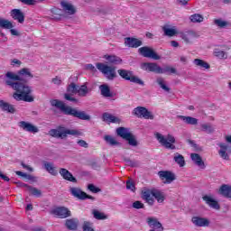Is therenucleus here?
<instances>
[{
  "mask_svg": "<svg viewBox=\"0 0 231 231\" xmlns=\"http://www.w3.org/2000/svg\"><path fill=\"white\" fill-rule=\"evenodd\" d=\"M5 84L15 91L13 94V98L16 102H33L35 97L32 95V87L28 85L31 79H33V74L28 68L20 69L17 74L8 71L5 74Z\"/></svg>",
  "mask_w": 231,
  "mask_h": 231,
  "instance_id": "nucleus-1",
  "label": "nucleus"
},
{
  "mask_svg": "<svg viewBox=\"0 0 231 231\" xmlns=\"http://www.w3.org/2000/svg\"><path fill=\"white\" fill-rule=\"evenodd\" d=\"M50 104L52 107H57L65 115L74 116V118H79V120H91V116L88 115L86 112L79 111L71 106H67L64 102L59 99H51Z\"/></svg>",
  "mask_w": 231,
  "mask_h": 231,
  "instance_id": "nucleus-2",
  "label": "nucleus"
},
{
  "mask_svg": "<svg viewBox=\"0 0 231 231\" xmlns=\"http://www.w3.org/2000/svg\"><path fill=\"white\" fill-rule=\"evenodd\" d=\"M49 134L52 138H60L64 140V138H68V134L70 136H80L82 133L79 130L75 129H68L65 126H58L57 129H51L49 131Z\"/></svg>",
  "mask_w": 231,
  "mask_h": 231,
  "instance_id": "nucleus-3",
  "label": "nucleus"
},
{
  "mask_svg": "<svg viewBox=\"0 0 231 231\" xmlns=\"http://www.w3.org/2000/svg\"><path fill=\"white\" fill-rule=\"evenodd\" d=\"M96 68L105 75L107 80H115L118 75H116V67L109 66L104 63H97Z\"/></svg>",
  "mask_w": 231,
  "mask_h": 231,
  "instance_id": "nucleus-4",
  "label": "nucleus"
},
{
  "mask_svg": "<svg viewBox=\"0 0 231 231\" xmlns=\"http://www.w3.org/2000/svg\"><path fill=\"white\" fill-rule=\"evenodd\" d=\"M155 137L157 138L159 143L162 145V147H165V149H171V151H174L176 149V138H174V135L168 134L166 137L163 136V134L157 133L155 134Z\"/></svg>",
  "mask_w": 231,
  "mask_h": 231,
  "instance_id": "nucleus-5",
  "label": "nucleus"
},
{
  "mask_svg": "<svg viewBox=\"0 0 231 231\" xmlns=\"http://www.w3.org/2000/svg\"><path fill=\"white\" fill-rule=\"evenodd\" d=\"M116 134L117 136H120V138H123V140H126L132 147H136L138 145V141H136V137L129 132L128 128L125 127H118L116 129Z\"/></svg>",
  "mask_w": 231,
  "mask_h": 231,
  "instance_id": "nucleus-6",
  "label": "nucleus"
},
{
  "mask_svg": "<svg viewBox=\"0 0 231 231\" xmlns=\"http://www.w3.org/2000/svg\"><path fill=\"white\" fill-rule=\"evenodd\" d=\"M117 73L121 77V79H124V80H129L134 84H139V86H143V80L138 78V76L133 75V71L131 70L119 69L117 70Z\"/></svg>",
  "mask_w": 231,
  "mask_h": 231,
  "instance_id": "nucleus-7",
  "label": "nucleus"
},
{
  "mask_svg": "<svg viewBox=\"0 0 231 231\" xmlns=\"http://www.w3.org/2000/svg\"><path fill=\"white\" fill-rule=\"evenodd\" d=\"M132 114L137 118H144L145 120H154V115L144 106L135 107Z\"/></svg>",
  "mask_w": 231,
  "mask_h": 231,
  "instance_id": "nucleus-8",
  "label": "nucleus"
},
{
  "mask_svg": "<svg viewBox=\"0 0 231 231\" xmlns=\"http://www.w3.org/2000/svg\"><path fill=\"white\" fill-rule=\"evenodd\" d=\"M138 53L142 55V57H145L146 59H153V60H160L162 57L152 50V48L144 46L138 49Z\"/></svg>",
  "mask_w": 231,
  "mask_h": 231,
  "instance_id": "nucleus-9",
  "label": "nucleus"
},
{
  "mask_svg": "<svg viewBox=\"0 0 231 231\" xmlns=\"http://www.w3.org/2000/svg\"><path fill=\"white\" fill-rule=\"evenodd\" d=\"M69 192L71 196L77 198V199H80L81 201L86 199H91L92 201H95V197L88 195L86 192L82 191L80 188L72 187L69 189Z\"/></svg>",
  "mask_w": 231,
  "mask_h": 231,
  "instance_id": "nucleus-10",
  "label": "nucleus"
},
{
  "mask_svg": "<svg viewBox=\"0 0 231 231\" xmlns=\"http://www.w3.org/2000/svg\"><path fill=\"white\" fill-rule=\"evenodd\" d=\"M51 214L60 217V219H66L71 217V211L66 207H58L51 211Z\"/></svg>",
  "mask_w": 231,
  "mask_h": 231,
  "instance_id": "nucleus-11",
  "label": "nucleus"
},
{
  "mask_svg": "<svg viewBox=\"0 0 231 231\" xmlns=\"http://www.w3.org/2000/svg\"><path fill=\"white\" fill-rule=\"evenodd\" d=\"M61 12H63V17H68L69 15H75L77 14V9L73 5L67 1H61Z\"/></svg>",
  "mask_w": 231,
  "mask_h": 231,
  "instance_id": "nucleus-12",
  "label": "nucleus"
},
{
  "mask_svg": "<svg viewBox=\"0 0 231 231\" xmlns=\"http://www.w3.org/2000/svg\"><path fill=\"white\" fill-rule=\"evenodd\" d=\"M0 28H3L4 30H10L11 35H14L15 37H19V35H21L18 30L13 29L14 23L7 19L0 18Z\"/></svg>",
  "mask_w": 231,
  "mask_h": 231,
  "instance_id": "nucleus-13",
  "label": "nucleus"
},
{
  "mask_svg": "<svg viewBox=\"0 0 231 231\" xmlns=\"http://www.w3.org/2000/svg\"><path fill=\"white\" fill-rule=\"evenodd\" d=\"M159 178L163 181L164 183H172V181L176 180V174L171 171H161L158 172Z\"/></svg>",
  "mask_w": 231,
  "mask_h": 231,
  "instance_id": "nucleus-14",
  "label": "nucleus"
},
{
  "mask_svg": "<svg viewBox=\"0 0 231 231\" xmlns=\"http://www.w3.org/2000/svg\"><path fill=\"white\" fill-rule=\"evenodd\" d=\"M180 37L186 44H192V41H194V39H198L199 35H198V32L194 31H187L180 32Z\"/></svg>",
  "mask_w": 231,
  "mask_h": 231,
  "instance_id": "nucleus-15",
  "label": "nucleus"
},
{
  "mask_svg": "<svg viewBox=\"0 0 231 231\" xmlns=\"http://www.w3.org/2000/svg\"><path fill=\"white\" fill-rule=\"evenodd\" d=\"M141 68L144 71H150L152 73L160 74V72H162V67H160L158 65V63L144 62V63L141 64Z\"/></svg>",
  "mask_w": 231,
  "mask_h": 231,
  "instance_id": "nucleus-16",
  "label": "nucleus"
},
{
  "mask_svg": "<svg viewBox=\"0 0 231 231\" xmlns=\"http://www.w3.org/2000/svg\"><path fill=\"white\" fill-rule=\"evenodd\" d=\"M18 125L21 127V129L26 131L27 133H32L33 134H35V133H39V127L33 125L32 123L21 121L18 123Z\"/></svg>",
  "mask_w": 231,
  "mask_h": 231,
  "instance_id": "nucleus-17",
  "label": "nucleus"
},
{
  "mask_svg": "<svg viewBox=\"0 0 231 231\" xmlns=\"http://www.w3.org/2000/svg\"><path fill=\"white\" fill-rule=\"evenodd\" d=\"M202 199L203 201H205L206 205H208V207H210V208H214L215 210H219V208H221L219 202H217V200L214 199L208 195L203 196Z\"/></svg>",
  "mask_w": 231,
  "mask_h": 231,
  "instance_id": "nucleus-18",
  "label": "nucleus"
},
{
  "mask_svg": "<svg viewBox=\"0 0 231 231\" xmlns=\"http://www.w3.org/2000/svg\"><path fill=\"white\" fill-rule=\"evenodd\" d=\"M10 14L14 21H17L20 24L24 23V13L21 9H13Z\"/></svg>",
  "mask_w": 231,
  "mask_h": 231,
  "instance_id": "nucleus-19",
  "label": "nucleus"
},
{
  "mask_svg": "<svg viewBox=\"0 0 231 231\" xmlns=\"http://www.w3.org/2000/svg\"><path fill=\"white\" fill-rule=\"evenodd\" d=\"M60 174L63 180H66V181H70L71 183H77V178L73 176L69 171H68L66 168H60Z\"/></svg>",
  "mask_w": 231,
  "mask_h": 231,
  "instance_id": "nucleus-20",
  "label": "nucleus"
},
{
  "mask_svg": "<svg viewBox=\"0 0 231 231\" xmlns=\"http://www.w3.org/2000/svg\"><path fill=\"white\" fill-rule=\"evenodd\" d=\"M191 223H193L195 226H208L210 225V220L205 217H193L191 218Z\"/></svg>",
  "mask_w": 231,
  "mask_h": 231,
  "instance_id": "nucleus-21",
  "label": "nucleus"
},
{
  "mask_svg": "<svg viewBox=\"0 0 231 231\" xmlns=\"http://www.w3.org/2000/svg\"><path fill=\"white\" fill-rule=\"evenodd\" d=\"M125 46H128V48H140L142 46L143 42L142 41L136 39V38H125Z\"/></svg>",
  "mask_w": 231,
  "mask_h": 231,
  "instance_id": "nucleus-22",
  "label": "nucleus"
},
{
  "mask_svg": "<svg viewBox=\"0 0 231 231\" xmlns=\"http://www.w3.org/2000/svg\"><path fill=\"white\" fill-rule=\"evenodd\" d=\"M146 223H148L150 228H155L156 230L163 231V226H162L160 221H158V218L148 217L146 219Z\"/></svg>",
  "mask_w": 231,
  "mask_h": 231,
  "instance_id": "nucleus-23",
  "label": "nucleus"
},
{
  "mask_svg": "<svg viewBox=\"0 0 231 231\" xmlns=\"http://www.w3.org/2000/svg\"><path fill=\"white\" fill-rule=\"evenodd\" d=\"M104 59L107 60L108 64H111L112 66H118L122 64L123 60L122 58L116 56V55H105Z\"/></svg>",
  "mask_w": 231,
  "mask_h": 231,
  "instance_id": "nucleus-24",
  "label": "nucleus"
},
{
  "mask_svg": "<svg viewBox=\"0 0 231 231\" xmlns=\"http://www.w3.org/2000/svg\"><path fill=\"white\" fill-rule=\"evenodd\" d=\"M79 218H69L65 221V226L68 230H78L79 228Z\"/></svg>",
  "mask_w": 231,
  "mask_h": 231,
  "instance_id": "nucleus-25",
  "label": "nucleus"
},
{
  "mask_svg": "<svg viewBox=\"0 0 231 231\" xmlns=\"http://www.w3.org/2000/svg\"><path fill=\"white\" fill-rule=\"evenodd\" d=\"M99 89L102 97H105V98H113V97H115V94L112 93L107 84L100 85Z\"/></svg>",
  "mask_w": 231,
  "mask_h": 231,
  "instance_id": "nucleus-26",
  "label": "nucleus"
},
{
  "mask_svg": "<svg viewBox=\"0 0 231 231\" xmlns=\"http://www.w3.org/2000/svg\"><path fill=\"white\" fill-rule=\"evenodd\" d=\"M103 122H108V124H120L122 120L120 118L109 114V113H104L102 116Z\"/></svg>",
  "mask_w": 231,
  "mask_h": 231,
  "instance_id": "nucleus-27",
  "label": "nucleus"
},
{
  "mask_svg": "<svg viewBox=\"0 0 231 231\" xmlns=\"http://www.w3.org/2000/svg\"><path fill=\"white\" fill-rule=\"evenodd\" d=\"M218 194L220 196H223V198L231 199V186L227 184H223L218 189Z\"/></svg>",
  "mask_w": 231,
  "mask_h": 231,
  "instance_id": "nucleus-28",
  "label": "nucleus"
},
{
  "mask_svg": "<svg viewBox=\"0 0 231 231\" xmlns=\"http://www.w3.org/2000/svg\"><path fill=\"white\" fill-rule=\"evenodd\" d=\"M190 158L195 165L200 167V169H205V162H203L201 155H199V153H191Z\"/></svg>",
  "mask_w": 231,
  "mask_h": 231,
  "instance_id": "nucleus-29",
  "label": "nucleus"
},
{
  "mask_svg": "<svg viewBox=\"0 0 231 231\" xmlns=\"http://www.w3.org/2000/svg\"><path fill=\"white\" fill-rule=\"evenodd\" d=\"M43 167L49 174H51V176H57L59 174V171H57V168L52 162H43Z\"/></svg>",
  "mask_w": 231,
  "mask_h": 231,
  "instance_id": "nucleus-30",
  "label": "nucleus"
},
{
  "mask_svg": "<svg viewBox=\"0 0 231 231\" xmlns=\"http://www.w3.org/2000/svg\"><path fill=\"white\" fill-rule=\"evenodd\" d=\"M177 118H180V120H182L188 125H198V118L185 116H178Z\"/></svg>",
  "mask_w": 231,
  "mask_h": 231,
  "instance_id": "nucleus-31",
  "label": "nucleus"
},
{
  "mask_svg": "<svg viewBox=\"0 0 231 231\" xmlns=\"http://www.w3.org/2000/svg\"><path fill=\"white\" fill-rule=\"evenodd\" d=\"M0 108L2 111H6L7 113H15V107H14V105L6 103L5 100H0Z\"/></svg>",
  "mask_w": 231,
  "mask_h": 231,
  "instance_id": "nucleus-32",
  "label": "nucleus"
},
{
  "mask_svg": "<svg viewBox=\"0 0 231 231\" xmlns=\"http://www.w3.org/2000/svg\"><path fill=\"white\" fill-rule=\"evenodd\" d=\"M152 196L155 198L159 203H163V201H165V193L158 189H152Z\"/></svg>",
  "mask_w": 231,
  "mask_h": 231,
  "instance_id": "nucleus-33",
  "label": "nucleus"
},
{
  "mask_svg": "<svg viewBox=\"0 0 231 231\" xmlns=\"http://www.w3.org/2000/svg\"><path fill=\"white\" fill-rule=\"evenodd\" d=\"M173 162L179 165V167H185L186 162H185V157L181 155L180 153L175 152L173 154Z\"/></svg>",
  "mask_w": 231,
  "mask_h": 231,
  "instance_id": "nucleus-34",
  "label": "nucleus"
},
{
  "mask_svg": "<svg viewBox=\"0 0 231 231\" xmlns=\"http://www.w3.org/2000/svg\"><path fill=\"white\" fill-rule=\"evenodd\" d=\"M162 32L166 37H174L178 33L176 27L171 28L169 25H164L162 27Z\"/></svg>",
  "mask_w": 231,
  "mask_h": 231,
  "instance_id": "nucleus-35",
  "label": "nucleus"
},
{
  "mask_svg": "<svg viewBox=\"0 0 231 231\" xmlns=\"http://www.w3.org/2000/svg\"><path fill=\"white\" fill-rule=\"evenodd\" d=\"M143 199H145L148 205H154V199H152V189L143 192Z\"/></svg>",
  "mask_w": 231,
  "mask_h": 231,
  "instance_id": "nucleus-36",
  "label": "nucleus"
},
{
  "mask_svg": "<svg viewBox=\"0 0 231 231\" xmlns=\"http://www.w3.org/2000/svg\"><path fill=\"white\" fill-rule=\"evenodd\" d=\"M23 187H26L28 192H30L32 196H35L36 198H41V196H42V191H41V189H38L37 188L28 186V184H23Z\"/></svg>",
  "mask_w": 231,
  "mask_h": 231,
  "instance_id": "nucleus-37",
  "label": "nucleus"
},
{
  "mask_svg": "<svg viewBox=\"0 0 231 231\" xmlns=\"http://www.w3.org/2000/svg\"><path fill=\"white\" fill-rule=\"evenodd\" d=\"M193 64H195V66H197L198 68H203L204 69H210V64H208V62L200 59H195L193 60Z\"/></svg>",
  "mask_w": 231,
  "mask_h": 231,
  "instance_id": "nucleus-38",
  "label": "nucleus"
},
{
  "mask_svg": "<svg viewBox=\"0 0 231 231\" xmlns=\"http://www.w3.org/2000/svg\"><path fill=\"white\" fill-rule=\"evenodd\" d=\"M88 93H89V88H88V83H84L81 86H79L78 94L79 97H88Z\"/></svg>",
  "mask_w": 231,
  "mask_h": 231,
  "instance_id": "nucleus-39",
  "label": "nucleus"
},
{
  "mask_svg": "<svg viewBox=\"0 0 231 231\" xmlns=\"http://www.w3.org/2000/svg\"><path fill=\"white\" fill-rule=\"evenodd\" d=\"M104 140L108 145H111L112 147H115V145H120V143L116 141V139H115V137L112 135H105Z\"/></svg>",
  "mask_w": 231,
  "mask_h": 231,
  "instance_id": "nucleus-40",
  "label": "nucleus"
},
{
  "mask_svg": "<svg viewBox=\"0 0 231 231\" xmlns=\"http://www.w3.org/2000/svg\"><path fill=\"white\" fill-rule=\"evenodd\" d=\"M79 92V85L75 84V82H71L67 87V93H70L71 95H77Z\"/></svg>",
  "mask_w": 231,
  "mask_h": 231,
  "instance_id": "nucleus-41",
  "label": "nucleus"
},
{
  "mask_svg": "<svg viewBox=\"0 0 231 231\" xmlns=\"http://www.w3.org/2000/svg\"><path fill=\"white\" fill-rule=\"evenodd\" d=\"M202 131L204 133H207L208 134H212V133H214V131H216V128L210 125V124H202L200 125Z\"/></svg>",
  "mask_w": 231,
  "mask_h": 231,
  "instance_id": "nucleus-42",
  "label": "nucleus"
},
{
  "mask_svg": "<svg viewBox=\"0 0 231 231\" xmlns=\"http://www.w3.org/2000/svg\"><path fill=\"white\" fill-rule=\"evenodd\" d=\"M92 214H93V217H95V219H97L99 221L107 219V215H106L103 212H100L97 209L92 210Z\"/></svg>",
  "mask_w": 231,
  "mask_h": 231,
  "instance_id": "nucleus-43",
  "label": "nucleus"
},
{
  "mask_svg": "<svg viewBox=\"0 0 231 231\" xmlns=\"http://www.w3.org/2000/svg\"><path fill=\"white\" fill-rule=\"evenodd\" d=\"M189 21H191V23H203V21H205V18L203 17V15L199 14H191L189 16Z\"/></svg>",
  "mask_w": 231,
  "mask_h": 231,
  "instance_id": "nucleus-44",
  "label": "nucleus"
},
{
  "mask_svg": "<svg viewBox=\"0 0 231 231\" xmlns=\"http://www.w3.org/2000/svg\"><path fill=\"white\" fill-rule=\"evenodd\" d=\"M156 83L163 89V91H166L167 93L171 91V88L165 85V79H163V78H157Z\"/></svg>",
  "mask_w": 231,
  "mask_h": 231,
  "instance_id": "nucleus-45",
  "label": "nucleus"
},
{
  "mask_svg": "<svg viewBox=\"0 0 231 231\" xmlns=\"http://www.w3.org/2000/svg\"><path fill=\"white\" fill-rule=\"evenodd\" d=\"M22 5H26L27 6H35L37 3H44V0H17Z\"/></svg>",
  "mask_w": 231,
  "mask_h": 231,
  "instance_id": "nucleus-46",
  "label": "nucleus"
},
{
  "mask_svg": "<svg viewBox=\"0 0 231 231\" xmlns=\"http://www.w3.org/2000/svg\"><path fill=\"white\" fill-rule=\"evenodd\" d=\"M168 73L169 75H174L177 73V70L175 68H172L171 66H165L164 68H161L160 74Z\"/></svg>",
  "mask_w": 231,
  "mask_h": 231,
  "instance_id": "nucleus-47",
  "label": "nucleus"
},
{
  "mask_svg": "<svg viewBox=\"0 0 231 231\" xmlns=\"http://www.w3.org/2000/svg\"><path fill=\"white\" fill-rule=\"evenodd\" d=\"M214 24L218 26V28H226V26H230V23L226 21H224L223 19H215Z\"/></svg>",
  "mask_w": 231,
  "mask_h": 231,
  "instance_id": "nucleus-48",
  "label": "nucleus"
},
{
  "mask_svg": "<svg viewBox=\"0 0 231 231\" xmlns=\"http://www.w3.org/2000/svg\"><path fill=\"white\" fill-rule=\"evenodd\" d=\"M213 53L215 57H217L218 59H228V55L226 54V52L219 49H215Z\"/></svg>",
  "mask_w": 231,
  "mask_h": 231,
  "instance_id": "nucleus-49",
  "label": "nucleus"
},
{
  "mask_svg": "<svg viewBox=\"0 0 231 231\" xmlns=\"http://www.w3.org/2000/svg\"><path fill=\"white\" fill-rule=\"evenodd\" d=\"M88 190H90V192H93L94 194H97V192H100L102 190L99 188L96 187L95 184H88Z\"/></svg>",
  "mask_w": 231,
  "mask_h": 231,
  "instance_id": "nucleus-50",
  "label": "nucleus"
},
{
  "mask_svg": "<svg viewBox=\"0 0 231 231\" xmlns=\"http://www.w3.org/2000/svg\"><path fill=\"white\" fill-rule=\"evenodd\" d=\"M133 208H136L137 210H140V208H143L144 205L140 200H136L132 205Z\"/></svg>",
  "mask_w": 231,
  "mask_h": 231,
  "instance_id": "nucleus-51",
  "label": "nucleus"
},
{
  "mask_svg": "<svg viewBox=\"0 0 231 231\" xmlns=\"http://www.w3.org/2000/svg\"><path fill=\"white\" fill-rule=\"evenodd\" d=\"M51 13L53 15H60L62 16L64 14H62V9L57 8V7H53L52 9H51Z\"/></svg>",
  "mask_w": 231,
  "mask_h": 231,
  "instance_id": "nucleus-52",
  "label": "nucleus"
},
{
  "mask_svg": "<svg viewBox=\"0 0 231 231\" xmlns=\"http://www.w3.org/2000/svg\"><path fill=\"white\" fill-rule=\"evenodd\" d=\"M65 100H69V102H74V104H77L79 102V99L71 97L69 94H65L64 95Z\"/></svg>",
  "mask_w": 231,
  "mask_h": 231,
  "instance_id": "nucleus-53",
  "label": "nucleus"
},
{
  "mask_svg": "<svg viewBox=\"0 0 231 231\" xmlns=\"http://www.w3.org/2000/svg\"><path fill=\"white\" fill-rule=\"evenodd\" d=\"M126 189L127 190H132V192H134L135 190V187H134V183L131 180H127L126 181Z\"/></svg>",
  "mask_w": 231,
  "mask_h": 231,
  "instance_id": "nucleus-54",
  "label": "nucleus"
},
{
  "mask_svg": "<svg viewBox=\"0 0 231 231\" xmlns=\"http://www.w3.org/2000/svg\"><path fill=\"white\" fill-rule=\"evenodd\" d=\"M124 162H125V163H126V165H128V167H136V165H137L136 162H134L129 158H125Z\"/></svg>",
  "mask_w": 231,
  "mask_h": 231,
  "instance_id": "nucleus-55",
  "label": "nucleus"
},
{
  "mask_svg": "<svg viewBox=\"0 0 231 231\" xmlns=\"http://www.w3.org/2000/svg\"><path fill=\"white\" fill-rule=\"evenodd\" d=\"M218 154L223 160H228V153H226V150H219Z\"/></svg>",
  "mask_w": 231,
  "mask_h": 231,
  "instance_id": "nucleus-56",
  "label": "nucleus"
},
{
  "mask_svg": "<svg viewBox=\"0 0 231 231\" xmlns=\"http://www.w3.org/2000/svg\"><path fill=\"white\" fill-rule=\"evenodd\" d=\"M77 143L79 147H84V149H88V147H89V144L84 140H79Z\"/></svg>",
  "mask_w": 231,
  "mask_h": 231,
  "instance_id": "nucleus-57",
  "label": "nucleus"
},
{
  "mask_svg": "<svg viewBox=\"0 0 231 231\" xmlns=\"http://www.w3.org/2000/svg\"><path fill=\"white\" fill-rule=\"evenodd\" d=\"M15 174L17 176H22L23 178H26L27 180H32V175H28V174H26V173H24L23 171H15Z\"/></svg>",
  "mask_w": 231,
  "mask_h": 231,
  "instance_id": "nucleus-58",
  "label": "nucleus"
},
{
  "mask_svg": "<svg viewBox=\"0 0 231 231\" xmlns=\"http://www.w3.org/2000/svg\"><path fill=\"white\" fill-rule=\"evenodd\" d=\"M52 84H55L56 86H60L62 84V79L59 77H55L51 79Z\"/></svg>",
  "mask_w": 231,
  "mask_h": 231,
  "instance_id": "nucleus-59",
  "label": "nucleus"
},
{
  "mask_svg": "<svg viewBox=\"0 0 231 231\" xmlns=\"http://www.w3.org/2000/svg\"><path fill=\"white\" fill-rule=\"evenodd\" d=\"M12 66H21V64H23V62H21V60H17V59H14L11 61Z\"/></svg>",
  "mask_w": 231,
  "mask_h": 231,
  "instance_id": "nucleus-60",
  "label": "nucleus"
},
{
  "mask_svg": "<svg viewBox=\"0 0 231 231\" xmlns=\"http://www.w3.org/2000/svg\"><path fill=\"white\" fill-rule=\"evenodd\" d=\"M86 69H88L89 71H97V69L95 68V66H93V64H87L86 65Z\"/></svg>",
  "mask_w": 231,
  "mask_h": 231,
  "instance_id": "nucleus-61",
  "label": "nucleus"
},
{
  "mask_svg": "<svg viewBox=\"0 0 231 231\" xmlns=\"http://www.w3.org/2000/svg\"><path fill=\"white\" fill-rule=\"evenodd\" d=\"M189 0H177V3L180 5V6H187L189 5Z\"/></svg>",
  "mask_w": 231,
  "mask_h": 231,
  "instance_id": "nucleus-62",
  "label": "nucleus"
},
{
  "mask_svg": "<svg viewBox=\"0 0 231 231\" xmlns=\"http://www.w3.org/2000/svg\"><path fill=\"white\" fill-rule=\"evenodd\" d=\"M21 165H22V167H23V169H26L27 171H30L31 172L33 171V168H32V167L26 165L24 162H22Z\"/></svg>",
  "mask_w": 231,
  "mask_h": 231,
  "instance_id": "nucleus-63",
  "label": "nucleus"
},
{
  "mask_svg": "<svg viewBox=\"0 0 231 231\" xmlns=\"http://www.w3.org/2000/svg\"><path fill=\"white\" fill-rule=\"evenodd\" d=\"M219 147L220 151H226L228 149V145H226V143H220Z\"/></svg>",
  "mask_w": 231,
  "mask_h": 231,
  "instance_id": "nucleus-64",
  "label": "nucleus"
}]
</instances>
